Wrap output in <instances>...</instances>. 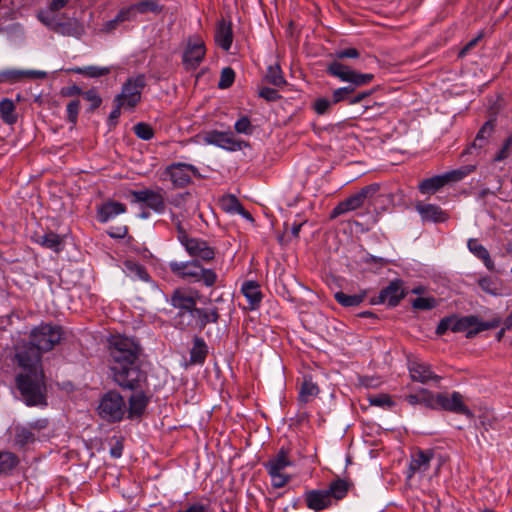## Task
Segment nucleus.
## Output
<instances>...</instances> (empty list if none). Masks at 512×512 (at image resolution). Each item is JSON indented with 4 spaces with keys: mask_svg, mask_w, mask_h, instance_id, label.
I'll list each match as a JSON object with an SVG mask.
<instances>
[{
    "mask_svg": "<svg viewBox=\"0 0 512 512\" xmlns=\"http://www.w3.org/2000/svg\"><path fill=\"white\" fill-rule=\"evenodd\" d=\"M140 347L124 336L113 337L109 345L111 371L114 381L122 388L134 390L145 380L138 364Z\"/></svg>",
    "mask_w": 512,
    "mask_h": 512,
    "instance_id": "1",
    "label": "nucleus"
},
{
    "mask_svg": "<svg viewBox=\"0 0 512 512\" xmlns=\"http://www.w3.org/2000/svg\"><path fill=\"white\" fill-rule=\"evenodd\" d=\"M352 487V482L336 478L329 483L327 488L306 490L303 499L308 509L315 512L323 511L338 505L348 495Z\"/></svg>",
    "mask_w": 512,
    "mask_h": 512,
    "instance_id": "2",
    "label": "nucleus"
},
{
    "mask_svg": "<svg viewBox=\"0 0 512 512\" xmlns=\"http://www.w3.org/2000/svg\"><path fill=\"white\" fill-rule=\"evenodd\" d=\"M326 71L330 76L336 77L342 82H348L351 84L349 86L337 88L332 92L331 101L333 104H338L342 101H347L349 103L350 95L357 87L367 85L374 79L373 74L357 72L339 61H332L329 63Z\"/></svg>",
    "mask_w": 512,
    "mask_h": 512,
    "instance_id": "3",
    "label": "nucleus"
},
{
    "mask_svg": "<svg viewBox=\"0 0 512 512\" xmlns=\"http://www.w3.org/2000/svg\"><path fill=\"white\" fill-rule=\"evenodd\" d=\"M17 387L28 406L46 405L44 373H22L16 378Z\"/></svg>",
    "mask_w": 512,
    "mask_h": 512,
    "instance_id": "4",
    "label": "nucleus"
},
{
    "mask_svg": "<svg viewBox=\"0 0 512 512\" xmlns=\"http://www.w3.org/2000/svg\"><path fill=\"white\" fill-rule=\"evenodd\" d=\"M295 464L288 447L282 446L276 454L264 463L268 475L271 479V485L274 488H282L291 481V476L286 473V469Z\"/></svg>",
    "mask_w": 512,
    "mask_h": 512,
    "instance_id": "5",
    "label": "nucleus"
},
{
    "mask_svg": "<svg viewBox=\"0 0 512 512\" xmlns=\"http://www.w3.org/2000/svg\"><path fill=\"white\" fill-rule=\"evenodd\" d=\"M169 267L176 276L191 282H201L206 287H212L218 279L215 271L204 268L197 260L187 262L171 261Z\"/></svg>",
    "mask_w": 512,
    "mask_h": 512,
    "instance_id": "6",
    "label": "nucleus"
},
{
    "mask_svg": "<svg viewBox=\"0 0 512 512\" xmlns=\"http://www.w3.org/2000/svg\"><path fill=\"white\" fill-rule=\"evenodd\" d=\"M475 169V165H464L441 175H435L433 177L423 179L418 184V190L423 195L434 194L448 184L460 182L474 172Z\"/></svg>",
    "mask_w": 512,
    "mask_h": 512,
    "instance_id": "7",
    "label": "nucleus"
},
{
    "mask_svg": "<svg viewBox=\"0 0 512 512\" xmlns=\"http://www.w3.org/2000/svg\"><path fill=\"white\" fill-rule=\"evenodd\" d=\"M63 329L59 325L51 323H41L34 327L30 334L29 340L42 352L51 351L63 338Z\"/></svg>",
    "mask_w": 512,
    "mask_h": 512,
    "instance_id": "8",
    "label": "nucleus"
},
{
    "mask_svg": "<svg viewBox=\"0 0 512 512\" xmlns=\"http://www.w3.org/2000/svg\"><path fill=\"white\" fill-rule=\"evenodd\" d=\"M42 353L30 340L23 341L15 346L14 360L25 373L43 372Z\"/></svg>",
    "mask_w": 512,
    "mask_h": 512,
    "instance_id": "9",
    "label": "nucleus"
},
{
    "mask_svg": "<svg viewBox=\"0 0 512 512\" xmlns=\"http://www.w3.org/2000/svg\"><path fill=\"white\" fill-rule=\"evenodd\" d=\"M177 239L191 257L207 262L214 259L215 249L205 240L190 237L180 223L177 225Z\"/></svg>",
    "mask_w": 512,
    "mask_h": 512,
    "instance_id": "10",
    "label": "nucleus"
},
{
    "mask_svg": "<svg viewBox=\"0 0 512 512\" xmlns=\"http://www.w3.org/2000/svg\"><path fill=\"white\" fill-rule=\"evenodd\" d=\"M379 191L378 184H370L361 188L358 192L339 202L331 212V218L355 211L364 206L366 200L371 199Z\"/></svg>",
    "mask_w": 512,
    "mask_h": 512,
    "instance_id": "11",
    "label": "nucleus"
},
{
    "mask_svg": "<svg viewBox=\"0 0 512 512\" xmlns=\"http://www.w3.org/2000/svg\"><path fill=\"white\" fill-rule=\"evenodd\" d=\"M451 321L452 331L465 332L467 338H473L478 333L496 328L500 324V319H493L491 321L484 322L474 315L464 317L451 316Z\"/></svg>",
    "mask_w": 512,
    "mask_h": 512,
    "instance_id": "12",
    "label": "nucleus"
},
{
    "mask_svg": "<svg viewBox=\"0 0 512 512\" xmlns=\"http://www.w3.org/2000/svg\"><path fill=\"white\" fill-rule=\"evenodd\" d=\"M145 85L146 79L142 74L129 78L114 101L119 102V106L124 109H133L140 102Z\"/></svg>",
    "mask_w": 512,
    "mask_h": 512,
    "instance_id": "13",
    "label": "nucleus"
},
{
    "mask_svg": "<svg viewBox=\"0 0 512 512\" xmlns=\"http://www.w3.org/2000/svg\"><path fill=\"white\" fill-rule=\"evenodd\" d=\"M126 412V404L123 397L115 391L106 393L99 404V415L111 422L123 419Z\"/></svg>",
    "mask_w": 512,
    "mask_h": 512,
    "instance_id": "14",
    "label": "nucleus"
},
{
    "mask_svg": "<svg viewBox=\"0 0 512 512\" xmlns=\"http://www.w3.org/2000/svg\"><path fill=\"white\" fill-rule=\"evenodd\" d=\"M48 425L46 419H39L28 425H16L11 429L14 445L23 448L39 439L40 432Z\"/></svg>",
    "mask_w": 512,
    "mask_h": 512,
    "instance_id": "15",
    "label": "nucleus"
},
{
    "mask_svg": "<svg viewBox=\"0 0 512 512\" xmlns=\"http://www.w3.org/2000/svg\"><path fill=\"white\" fill-rule=\"evenodd\" d=\"M130 195L133 197V202L144 204L157 214H163L166 210V201L162 188L156 190L148 188L132 190L130 191Z\"/></svg>",
    "mask_w": 512,
    "mask_h": 512,
    "instance_id": "16",
    "label": "nucleus"
},
{
    "mask_svg": "<svg viewBox=\"0 0 512 512\" xmlns=\"http://www.w3.org/2000/svg\"><path fill=\"white\" fill-rule=\"evenodd\" d=\"M165 173L175 187L183 188L190 184L192 176L199 174L198 168L192 164L177 162L166 167Z\"/></svg>",
    "mask_w": 512,
    "mask_h": 512,
    "instance_id": "17",
    "label": "nucleus"
},
{
    "mask_svg": "<svg viewBox=\"0 0 512 512\" xmlns=\"http://www.w3.org/2000/svg\"><path fill=\"white\" fill-rule=\"evenodd\" d=\"M205 54L206 48L203 40L198 37L190 39L183 53V65L187 70H195L203 61Z\"/></svg>",
    "mask_w": 512,
    "mask_h": 512,
    "instance_id": "18",
    "label": "nucleus"
},
{
    "mask_svg": "<svg viewBox=\"0 0 512 512\" xmlns=\"http://www.w3.org/2000/svg\"><path fill=\"white\" fill-rule=\"evenodd\" d=\"M436 401L438 408L467 417L473 416L471 410L464 403L463 396L459 392H453L452 394L437 393Z\"/></svg>",
    "mask_w": 512,
    "mask_h": 512,
    "instance_id": "19",
    "label": "nucleus"
},
{
    "mask_svg": "<svg viewBox=\"0 0 512 512\" xmlns=\"http://www.w3.org/2000/svg\"><path fill=\"white\" fill-rule=\"evenodd\" d=\"M203 141L209 145H215L228 151L241 149V142L236 140L233 133L211 130L204 134Z\"/></svg>",
    "mask_w": 512,
    "mask_h": 512,
    "instance_id": "20",
    "label": "nucleus"
},
{
    "mask_svg": "<svg viewBox=\"0 0 512 512\" xmlns=\"http://www.w3.org/2000/svg\"><path fill=\"white\" fill-rule=\"evenodd\" d=\"M198 292L187 288L174 290L170 298V304L178 311H192L196 309Z\"/></svg>",
    "mask_w": 512,
    "mask_h": 512,
    "instance_id": "21",
    "label": "nucleus"
},
{
    "mask_svg": "<svg viewBox=\"0 0 512 512\" xmlns=\"http://www.w3.org/2000/svg\"><path fill=\"white\" fill-rule=\"evenodd\" d=\"M402 285L403 282L399 279L391 281L380 291L377 303L387 304L390 307L397 306L406 295Z\"/></svg>",
    "mask_w": 512,
    "mask_h": 512,
    "instance_id": "22",
    "label": "nucleus"
},
{
    "mask_svg": "<svg viewBox=\"0 0 512 512\" xmlns=\"http://www.w3.org/2000/svg\"><path fill=\"white\" fill-rule=\"evenodd\" d=\"M408 370L413 381L427 383L428 381H439L441 378L436 375L426 362L418 359L409 360Z\"/></svg>",
    "mask_w": 512,
    "mask_h": 512,
    "instance_id": "23",
    "label": "nucleus"
},
{
    "mask_svg": "<svg viewBox=\"0 0 512 512\" xmlns=\"http://www.w3.org/2000/svg\"><path fill=\"white\" fill-rule=\"evenodd\" d=\"M434 457L432 449L421 450L417 449L411 455V460L408 468V478H412L416 473H424L430 467V462Z\"/></svg>",
    "mask_w": 512,
    "mask_h": 512,
    "instance_id": "24",
    "label": "nucleus"
},
{
    "mask_svg": "<svg viewBox=\"0 0 512 512\" xmlns=\"http://www.w3.org/2000/svg\"><path fill=\"white\" fill-rule=\"evenodd\" d=\"M416 211L419 213L423 221L442 223L448 220L449 214L440 206L435 204H425L418 202L415 205Z\"/></svg>",
    "mask_w": 512,
    "mask_h": 512,
    "instance_id": "25",
    "label": "nucleus"
},
{
    "mask_svg": "<svg viewBox=\"0 0 512 512\" xmlns=\"http://www.w3.org/2000/svg\"><path fill=\"white\" fill-rule=\"evenodd\" d=\"M214 40L224 51H229L233 42V31L231 22L221 20L217 23Z\"/></svg>",
    "mask_w": 512,
    "mask_h": 512,
    "instance_id": "26",
    "label": "nucleus"
},
{
    "mask_svg": "<svg viewBox=\"0 0 512 512\" xmlns=\"http://www.w3.org/2000/svg\"><path fill=\"white\" fill-rule=\"evenodd\" d=\"M126 205L116 201H107L97 209V218L101 223H106L116 216L125 213Z\"/></svg>",
    "mask_w": 512,
    "mask_h": 512,
    "instance_id": "27",
    "label": "nucleus"
},
{
    "mask_svg": "<svg viewBox=\"0 0 512 512\" xmlns=\"http://www.w3.org/2000/svg\"><path fill=\"white\" fill-rule=\"evenodd\" d=\"M241 291L248 301V309H257L262 302V292L260 285L255 281H245L242 284Z\"/></svg>",
    "mask_w": 512,
    "mask_h": 512,
    "instance_id": "28",
    "label": "nucleus"
},
{
    "mask_svg": "<svg viewBox=\"0 0 512 512\" xmlns=\"http://www.w3.org/2000/svg\"><path fill=\"white\" fill-rule=\"evenodd\" d=\"M53 31L63 36L80 38L84 34V26L76 19L67 22L57 21V24L53 26Z\"/></svg>",
    "mask_w": 512,
    "mask_h": 512,
    "instance_id": "29",
    "label": "nucleus"
},
{
    "mask_svg": "<svg viewBox=\"0 0 512 512\" xmlns=\"http://www.w3.org/2000/svg\"><path fill=\"white\" fill-rule=\"evenodd\" d=\"M149 403L148 397L143 392H137L129 398L128 418L133 419L143 415Z\"/></svg>",
    "mask_w": 512,
    "mask_h": 512,
    "instance_id": "30",
    "label": "nucleus"
},
{
    "mask_svg": "<svg viewBox=\"0 0 512 512\" xmlns=\"http://www.w3.org/2000/svg\"><path fill=\"white\" fill-rule=\"evenodd\" d=\"M467 247L475 257L484 263L488 270H494L495 265L490 257L488 250L477 239L470 238L467 242Z\"/></svg>",
    "mask_w": 512,
    "mask_h": 512,
    "instance_id": "31",
    "label": "nucleus"
},
{
    "mask_svg": "<svg viewBox=\"0 0 512 512\" xmlns=\"http://www.w3.org/2000/svg\"><path fill=\"white\" fill-rule=\"evenodd\" d=\"M195 325L200 329H204L209 323H217L219 320V313L217 308L210 310L204 308H197L194 310Z\"/></svg>",
    "mask_w": 512,
    "mask_h": 512,
    "instance_id": "32",
    "label": "nucleus"
},
{
    "mask_svg": "<svg viewBox=\"0 0 512 512\" xmlns=\"http://www.w3.org/2000/svg\"><path fill=\"white\" fill-rule=\"evenodd\" d=\"M68 71L75 74L83 75L87 78H99L108 75L111 72V68L97 65H89L85 67H73L70 68Z\"/></svg>",
    "mask_w": 512,
    "mask_h": 512,
    "instance_id": "33",
    "label": "nucleus"
},
{
    "mask_svg": "<svg viewBox=\"0 0 512 512\" xmlns=\"http://www.w3.org/2000/svg\"><path fill=\"white\" fill-rule=\"evenodd\" d=\"M208 354V347L201 337H195L193 347L190 351V362L193 364H203Z\"/></svg>",
    "mask_w": 512,
    "mask_h": 512,
    "instance_id": "34",
    "label": "nucleus"
},
{
    "mask_svg": "<svg viewBox=\"0 0 512 512\" xmlns=\"http://www.w3.org/2000/svg\"><path fill=\"white\" fill-rule=\"evenodd\" d=\"M319 393V387L311 378H304L301 388L299 390L298 399L302 403L312 401Z\"/></svg>",
    "mask_w": 512,
    "mask_h": 512,
    "instance_id": "35",
    "label": "nucleus"
},
{
    "mask_svg": "<svg viewBox=\"0 0 512 512\" xmlns=\"http://www.w3.org/2000/svg\"><path fill=\"white\" fill-rule=\"evenodd\" d=\"M124 268L126 274L132 279L141 280L145 282H148L150 280V276L147 270L141 264L128 260L124 263Z\"/></svg>",
    "mask_w": 512,
    "mask_h": 512,
    "instance_id": "36",
    "label": "nucleus"
},
{
    "mask_svg": "<svg viewBox=\"0 0 512 512\" xmlns=\"http://www.w3.org/2000/svg\"><path fill=\"white\" fill-rule=\"evenodd\" d=\"M19 464L16 454L9 451H0V475L9 474Z\"/></svg>",
    "mask_w": 512,
    "mask_h": 512,
    "instance_id": "37",
    "label": "nucleus"
},
{
    "mask_svg": "<svg viewBox=\"0 0 512 512\" xmlns=\"http://www.w3.org/2000/svg\"><path fill=\"white\" fill-rule=\"evenodd\" d=\"M16 107L12 100L5 98L0 102V114L2 120L7 124H14L17 121Z\"/></svg>",
    "mask_w": 512,
    "mask_h": 512,
    "instance_id": "38",
    "label": "nucleus"
},
{
    "mask_svg": "<svg viewBox=\"0 0 512 512\" xmlns=\"http://www.w3.org/2000/svg\"><path fill=\"white\" fill-rule=\"evenodd\" d=\"M38 243L45 248L53 250L54 252H60L63 246L62 238L54 232H49L40 236Z\"/></svg>",
    "mask_w": 512,
    "mask_h": 512,
    "instance_id": "39",
    "label": "nucleus"
},
{
    "mask_svg": "<svg viewBox=\"0 0 512 512\" xmlns=\"http://www.w3.org/2000/svg\"><path fill=\"white\" fill-rule=\"evenodd\" d=\"M366 297L365 293L348 295L342 291L336 292L335 300L344 307H356L360 305Z\"/></svg>",
    "mask_w": 512,
    "mask_h": 512,
    "instance_id": "40",
    "label": "nucleus"
},
{
    "mask_svg": "<svg viewBox=\"0 0 512 512\" xmlns=\"http://www.w3.org/2000/svg\"><path fill=\"white\" fill-rule=\"evenodd\" d=\"M195 323V314L192 311H178L174 317V326L180 330H186Z\"/></svg>",
    "mask_w": 512,
    "mask_h": 512,
    "instance_id": "41",
    "label": "nucleus"
},
{
    "mask_svg": "<svg viewBox=\"0 0 512 512\" xmlns=\"http://www.w3.org/2000/svg\"><path fill=\"white\" fill-rule=\"evenodd\" d=\"M478 285L484 292L490 295H500V283L497 278H493L490 276L481 277L478 280Z\"/></svg>",
    "mask_w": 512,
    "mask_h": 512,
    "instance_id": "42",
    "label": "nucleus"
},
{
    "mask_svg": "<svg viewBox=\"0 0 512 512\" xmlns=\"http://www.w3.org/2000/svg\"><path fill=\"white\" fill-rule=\"evenodd\" d=\"M494 125L491 121L486 122L478 131L476 138L473 142V147L482 148L493 131Z\"/></svg>",
    "mask_w": 512,
    "mask_h": 512,
    "instance_id": "43",
    "label": "nucleus"
},
{
    "mask_svg": "<svg viewBox=\"0 0 512 512\" xmlns=\"http://www.w3.org/2000/svg\"><path fill=\"white\" fill-rule=\"evenodd\" d=\"M368 401L370 405L377 406L383 409H391L395 405L391 396L388 394L369 395Z\"/></svg>",
    "mask_w": 512,
    "mask_h": 512,
    "instance_id": "44",
    "label": "nucleus"
},
{
    "mask_svg": "<svg viewBox=\"0 0 512 512\" xmlns=\"http://www.w3.org/2000/svg\"><path fill=\"white\" fill-rule=\"evenodd\" d=\"M136 14H144L147 12L160 13L162 11V7L155 0H145L139 3L133 4Z\"/></svg>",
    "mask_w": 512,
    "mask_h": 512,
    "instance_id": "45",
    "label": "nucleus"
},
{
    "mask_svg": "<svg viewBox=\"0 0 512 512\" xmlns=\"http://www.w3.org/2000/svg\"><path fill=\"white\" fill-rule=\"evenodd\" d=\"M135 135L145 141L151 140L154 137V130L151 125L145 122H139L133 127Z\"/></svg>",
    "mask_w": 512,
    "mask_h": 512,
    "instance_id": "46",
    "label": "nucleus"
},
{
    "mask_svg": "<svg viewBox=\"0 0 512 512\" xmlns=\"http://www.w3.org/2000/svg\"><path fill=\"white\" fill-rule=\"evenodd\" d=\"M266 79L269 83L275 86H281L285 83V79L282 75V71L278 65L269 66L267 70Z\"/></svg>",
    "mask_w": 512,
    "mask_h": 512,
    "instance_id": "47",
    "label": "nucleus"
},
{
    "mask_svg": "<svg viewBox=\"0 0 512 512\" xmlns=\"http://www.w3.org/2000/svg\"><path fill=\"white\" fill-rule=\"evenodd\" d=\"M235 80V72L232 68L226 67L223 68L220 74V80L218 82V87L220 89L229 88Z\"/></svg>",
    "mask_w": 512,
    "mask_h": 512,
    "instance_id": "48",
    "label": "nucleus"
},
{
    "mask_svg": "<svg viewBox=\"0 0 512 512\" xmlns=\"http://www.w3.org/2000/svg\"><path fill=\"white\" fill-rule=\"evenodd\" d=\"M437 302L433 297H418L413 300L412 307L417 310H430L435 308Z\"/></svg>",
    "mask_w": 512,
    "mask_h": 512,
    "instance_id": "49",
    "label": "nucleus"
},
{
    "mask_svg": "<svg viewBox=\"0 0 512 512\" xmlns=\"http://www.w3.org/2000/svg\"><path fill=\"white\" fill-rule=\"evenodd\" d=\"M80 110V101L78 99L72 100L67 104L66 111H67V118L68 121L75 125L78 120V114Z\"/></svg>",
    "mask_w": 512,
    "mask_h": 512,
    "instance_id": "50",
    "label": "nucleus"
},
{
    "mask_svg": "<svg viewBox=\"0 0 512 512\" xmlns=\"http://www.w3.org/2000/svg\"><path fill=\"white\" fill-rule=\"evenodd\" d=\"M420 393H421V404H423L427 407H430L432 409L438 408V403L436 401L437 394H433L432 392H430L426 389H421Z\"/></svg>",
    "mask_w": 512,
    "mask_h": 512,
    "instance_id": "51",
    "label": "nucleus"
},
{
    "mask_svg": "<svg viewBox=\"0 0 512 512\" xmlns=\"http://www.w3.org/2000/svg\"><path fill=\"white\" fill-rule=\"evenodd\" d=\"M30 74V72H23L17 70H7L0 73V81H11L15 82L24 76Z\"/></svg>",
    "mask_w": 512,
    "mask_h": 512,
    "instance_id": "52",
    "label": "nucleus"
},
{
    "mask_svg": "<svg viewBox=\"0 0 512 512\" xmlns=\"http://www.w3.org/2000/svg\"><path fill=\"white\" fill-rule=\"evenodd\" d=\"M332 104L333 103L331 100L326 98H318L313 103V109L317 114L323 115L330 110Z\"/></svg>",
    "mask_w": 512,
    "mask_h": 512,
    "instance_id": "53",
    "label": "nucleus"
},
{
    "mask_svg": "<svg viewBox=\"0 0 512 512\" xmlns=\"http://www.w3.org/2000/svg\"><path fill=\"white\" fill-rule=\"evenodd\" d=\"M136 15L137 14L133 5L123 7L117 13L118 20L123 22L134 20Z\"/></svg>",
    "mask_w": 512,
    "mask_h": 512,
    "instance_id": "54",
    "label": "nucleus"
},
{
    "mask_svg": "<svg viewBox=\"0 0 512 512\" xmlns=\"http://www.w3.org/2000/svg\"><path fill=\"white\" fill-rule=\"evenodd\" d=\"M223 206L226 210L231 212H237L239 209L242 210V204L239 202V200L235 196H228L227 198H224L222 201Z\"/></svg>",
    "mask_w": 512,
    "mask_h": 512,
    "instance_id": "55",
    "label": "nucleus"
},
{
    "mask_svg": "<svg viewBox=\"0 0 512 512\" xmlns=\"http://www.w3.org/2000/svg\"><path fill=\"white\" fill-rule=\"evenodd\" d=\"M83 97L91 103L92 109L98 108L102 103L101 97L95 90H88L86 92H83Z\"/></svg>",
    "mask_w": 512,
    "mask_h": 512,
    "instance_id": "56",
    "label": "nucleus"
},
{
    "mask_svg": "<svg viewBox=\"0 0 512 512\" xmlns=\"http://www.w3.org/2000/svg\"><path fill=\"white\" fill-rule=\"evenodd\" d=\"M511 147H512V137L510 136L505 140L501 150L495 156L494 161L498 162V161H502V160L506 159L510 154Z\"/></svg>",
    "mask_w": 512,
    "mask_h": 512,
    "instance_id": "57",
    "label": "nucleus"
},
{
    "mask_svg": "<svg viewBox=\"0 0 512 512\" xmlns=\"http://www.w3.org/2000/svg\"><path fill=\"white\" fill-rule=\"evenodd\" d=\"M259 96L267 101H276L280 98L278 91L270 87L261 88L259 91Z\"/></svg>",
    "mask_w": 512,
    "mask_h": 512,
    "instance_id": "58",
    "label": "nucleus"
},
{
    "mask_svg": "<svg viewBox=\"0 0 512 512\" xmlns=\"http://www.w3.org/2000/svg\"><path fill=\"white\" fill-rule=\"evenodd\" d=\"M234 127L238 133L248 134L251 132V122L248 117L238 119Z\"/></svg>",
    "mask_w": 512,
    "mask_h": 512,
    "instance_id": "59",
    "label": "nucleus"
},
{
    "mask_svg": "<svg viewBox=\"0 0 512 512\" xmlns=\"http://www.w3.org/2000/svg\"><path fill=\"white\" fill-rule=\"evenodd\" d=\"M360 55L359 51L356 48H347L337 51L335 56L337 59L344 58H358Z\"/></svg>",
    "mask_w": 512,
    "mask_h": 512,
    "instance_id": "60",
    "label": "nucleus"
},
{
    "mask_svg": "<svg viewBox=\"0 0 512 512\" xmlns=\"http://www.w3.org/2000/svg\"><path fill=\"white\" fill-rule=\"evenodd\" d=\"M448 330L452 331V321L451 316L446 317L440 321L436 328V334L437 335H444Z\"/></svg>",
    "mask_w": 512,
    "mask_h": 512,
    "instance_id": "61",
    "label": "nucleus"
},
{
    "mask_svg": "<svg viewBox=\"0 0 512 512\" xmlns=\"http://www.w3.org/2000/svg\"><path fill=\"white\" fill-rule=\"evenodd\" d=\"M177 512H209V509L206 505L197 502L190 504L185 509L179 510Z\"/></svg>",
    "mask_w": 512,
    "mask_h": 512,
    "instance_id": "62",
    "label": "nucleus"
},
{
    "mask_svg": "<svg viewBox=\"0 0 512 512\" xmlns=\"http://www.w3.org/2000/svg\"><path fill=\"white\" fill-rule=\"evenodd\" d=\"M123 21L118 20V16L116 15L114 19L106 21L102 26V31L105 33H110L115 30Z\"/></svg>",
    "mask_w": 512,
    "mask_h": 512,
    "instance_id": "63",
    "label": "nucleus"
},
{
    "mask_svg": "<svg viewBox=\"0 0 512 512\" xmlns=\"http://www.w3.org/2000/svg\"><path fill=\"white\" fill-rule=\"evenodd\" d=\"M61 95L65 97H71L75 95H83L82 89L77 85H72L70 87L63 88L61 91Z\"/></svg>",
    "mask_w": 512,
    "mask_h": 512,
    "instance_id": "64",
    "label": "nucleus"
}]
</instances>
